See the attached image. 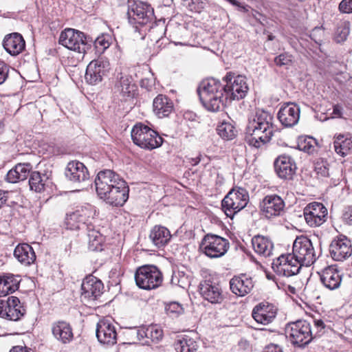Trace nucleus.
<instances>
[{
	"instance_id": "nucleus-41",
	"label": "nucleus",
	"mask_w": 352,
	"mask_h": 352,
	"mask_svg": "<svg viewBox=\"0 0 352 352\" xmlns=\"http://www.w3.org/2000/svg\"><path fill=\"white\" fill-rule=\"evenodd\" d=\"M47 179V177L45 175H41L38 171L32 172L29 179L30 189L36 192H41L45 190Z\"/></svg>"
},
{
	"instance_id": "nucleus-13",
	"label": "nucleus",
	"mask_w": 352,
	"mask_h": 352,
	"mask_svg": "<svg viewBox=\"0 0 352 352\" xmlns=\"http://www.w3.org/2000/svg\"><path fill=\"white\" fill-rule=\"evenodd\" d=\"M301 267L291 254L280 255L272 264L273 271L277 275L285 277L296 275Z\"/></svg>"
},
{
	"instance_id": "nucleus-24",
	"label": "nucleus",
	"mask_w": 352,
	"mask_h": 352,
	"mask_svg": "<svg viewBox=\"0 0 352 352\" xmlns=\"http://www.w3.org/2000/svg\"><path fill=\"white\" fill-rule=\"evenodd\" d=\"M300 110L298 104L293 102L285 104L279 109L278 119L285 127H292L296 125L300 119Z\"/></svg>"
},
{
	"instance_id": "nucleus-46",
	"label": "nucleus",
	"mask_w": 352,
	"mask_h": 352,
	"mask_svg": "<svg viewBox=\"0 0 352 352\" xmlns=\"http://www.w3.org/2000/svg\"><path fill=\"white\" fill-rule=\"evenodd\" d=\"M166 314L170 317H177L184 313L182 305L177 302H171L165 307Z\"/></svg>"
},
{
	"instance_id": "nucleus-9",
	"label": "nucleus",
	"mask_w": 352,
	"mask_h": 352,
	"mask_svg": "<svg viewBox=\"0 0 352 352\" xmlns=\"http://www.w3.org/2000/svg\"><path fill=\"white\" fill-rule=\"evenodd\" d=\"M291 254L301 266H310L316 260L313 244L311 240L306 236L296 239Z\"/></svg>"
},
{
	"instance_id": "nucleus-12",
	"label": "nucleus",
	"mask_w": 352,
	"mask_h": 352,
	"mask_svg": "<svg viewBox=\"0 0 352 352\" xmlns=\"http://www.w3.org/2000/svg\"><path fill=\"white\" fill-rule=\"evenodd\" d=\"M93 215L94 211L91 206H82L67 214L65 219L67 228L77 230L86 227L89 229Z\"/></svg>"
},
{
	"instance_id": "nucleus-25",
	"label": "nucleus",
	"mask_w": 352,
	"mask_h": 352,
	"mask_svg": "<svg viewBox=\"0 0 352 352\" xmlns=\"http://www.w3.org/2000/svg\"><path fill=\"white\" fill-rule=\"evenodd\" d=\"M103 283L94 276H87L81 285V296L88 300H94L102 294Z\"/></svg>"
},
{
	"instance_id": "nucleus-39",
	"label": "nucleus",
	"mask_w": 352,
	"mask_h": 352,
	"mask_svg": "<svg viewBox=\"0 0 352 352\" xmlns=\"http://www.w3.org/2000/svg\"><path fill=\"white\" fill-rule=\"evenodd\" d=\"M335 151L341 156L346 155L352 149V136L340 134L333 142Z\"/></svg>"
},
{
	"instance_id": "nucleus-20",
	"label": "nucleus",
	"mask_w": 352,
	"mask_h": 352,
	"mask_svg": "<svg viewBox=\"0 0 352 352\" xmlns=\"http://www.w3.org/2000/svg\"><path fill=\"white\" fill-rule=\"evenodd\" d=\"M129 191L126 182L121 179L107 192L106 197L103 195L100 198L110 205L122 206L129 198Z\"/></svg>"
},
{
	"instance_id": "nucleus-57",
	"label": "nucleus",
	"mask_w": 352,
	"mask_h": 352,
	"mask_svg": "<svg viewBox=\"0 0 352 352\" xmlns=\"http://www.w3.org/2000/svg\"><path fill=\"white\" fill-rule=\"evenodd\" d=\"M8 191H5L0 189V208L6 204L8 197Z\"/></svg>"
},
{
	"instance_id": "nucleus-44",
	"label": "nucleus",
	"mask_w": 352,
	"mask_h": 352,
	"mask_svg": "<svg viewBox=\"0 0 352 352\" xmlns=\"http://www.w3.org/2000/svg\"><path fill=\"white\" fill-rule=\"evenodd\" d=\"M298 146L300 150L313 154L316 151L317 142L311 137H307L300 140Z\"/></svg>"
},
{
	"instance_id": "nucleus-2",
	"label": "nucleus",
	"mask_w": 352,
	"mask_h": 352,
	"mask_svg": "<svg viewBox=\"0 0 352 352\" xmlns=\"http://www.w3.org/2000/svg\"><path fill=\"white\" fill-rule=\"evenodd\" d=\"M272 120L268 112L261 111L249 120L245 138L250 145L259 148L271 140L273 135Z\"/></svg>"
},
{
	"instance_id": "nucleus-1",
	"label": "nucleus",
	"mask_w": 352,
	"mask_h": 352,
	"mask_svg": "<svg viewBox=\"0 0 352 352\" xmlns=\"http://www.w3.org/2000/svg\"><path fill=\"white\" fill-rule=\"evenodd\" d=\"M226 86L220 80L211 78L203 80L197 88V94L202 105L208 111L216 112L227 104Z\"/></svg>"
},
{
	"instance_id": "nucleus-60",
	"label": "nucleus",
	"mask_w": 352,
	"mask_h": 352,
	"mask_svg": "<svg viewBox=\"0 0 352 352\" xmlns=\"http://www.w3.org/2000/svg\"><path fill=\"white\" fill-rule=\"evenodd\" d=\"M10 352H29L25 348L22 346H16L12 347Z\"/></svg>"
},
{
	"instance_id": "nucleus-4",
	"label": "nucleus",
	"mask_w": 352,
	"mask_h": 352,
	"mask_svg": "<svg viewBox=\"0 0 352 352\" xmlns=\"http://www.w3.org/2000/svg\"><path fill=\"white\" fill-rule=\"evenodd\" d=\"M131 138L134 144L148 150L160 146L163 140L155 131L141 122L137 123L133 127Z\"/></svg>"
},
{
	"instance_id": "nucleus-11",
	"label": "nucleus",
	"mask_w": 352,
	"mask_h": 352,
	"mask_svg": "<svg viewBox=\"0 0 352 352\" xmlns=\"http://www.w3.org/2000/svg\"><path fill=\"white\" fill-rule=\"evenodd\" d=\"M223 80L226 82L224 86H226V93L228 102L242 99L246 96L249 88L245 76L241 75L234 76L228 73L223 78Z\"/></svg>"
},
{
	"instance_id": "nucleus-15",
	"label": "nucleus",
	"mask_w": 352,
	"mask_h": 352,
	"mask_svg": "<svg viewBox=\"0 0 352 352\" xmlns=\"http://www.w3.org/2000/svg\"><path fill=\"white\" fill-rule=\"evenodd\" d=\"M307 223L311 227H318L322 225L327 218V209L321 203L313 202L309 204L303 211Z\"/></svg>"
},
{
	"instance_id": "nucleus-32",
	"label": "nucleus",
	"mask_w": 352,
	"mask_h": 352,
	"mask_svg": "<svg viewBox=\"0 0 352 352\" xmlns=\"http://www.w3.org/2000/svg\"><path fill=\"white\" fill-rule=\"evenodd\" d=\"M14 257L23 265L28 266L36 260L33 248L28 243L19 244L14 251Z\"/></svg>"
},
{
	"instance_id": "nucleus-51",
	"label": "nucleus",
	"mask_w": 352,
	"mask_h": 352,
	"mask_svg": "<svg viewBox=\"0 0 352 352\" xmlns=\"http://www.w3.org/2000/svg\"><path fill=\"white\" fill-rule=\"evenodd\" d=\"M339 10L343 13H352V0H342L339 5Z\"/></svg>"
},
{
	"instance_id": "nucleus-43",
	"label": "nucleus",
	"mask_w": 352,
	"mask_h": 352,
	"mask_svg": "<svg viewBox=\"0 0 352 352\" xmlns=\"http://www.w3.org/2000/svg\"><path fill=\"white\" fill-rule=\"evenodd\" d=\"M217 131L218 134L225 140H232L237 133V130L230 122H223L219 124Z\"/></svg>"
},
{
	"instance_id": "nucleus-62",
	"label": "nucleus",
	"mask_w": 352,
	"mask_h": 352,
	"mask_svg": "<svg viewBox=\"0 0 352 352\" xmlns=\"http://www.w3.org/2000/svg\"><path fill=\"white\" fill-rule=\"evenodd\" d=\"M274 39V36H272V35H270L269 36V40H273Z\"/></svg>"
},
{
	"instance_id": "nucleus-5",
	"label": "nucleus",
	"mask_w": 352,
	"mask_h": 352,
	"mask_svg": "<svg viewBox=\"0 0 352 352\" xmlns=\"http://www.w3.org/2000/svg\"><path fill=\"white\" fill-rule=\"evenodd\" d=\"M59 43L70 50L84 56L91 47L85 34L78 30L67 28L60 33Z\"/></svg>"
},
{
	"instance_id": "nucleus-27",
	"label": "nucleus",
	"mask_w": 352,
	"mask_h": 352,
	"mask_svg": "<svg viewBox=\"0 0 352 352\" xmlns=\"http://www.w3.org/2000/svg\"><path fill=\"white\" fill-rule=\"evenodd\" d=\"M274 168L278 176L285 179H292L296 170L294 160L286 155H280L276 159Z\"/></svg>"
},
{
	"instance_id": "nucleus-58",
	"label": "nucleus",
	"mask_w": 352,
	"mask_h": 352,
	"mask_svg": "<svg viewBox=\"0 0 352 352\" xmlns=\"http://www.w3.org/2000/svg\"><path fill=\"white\" fill-rule=\"evenodd\" d=\"M334 117L342 118V107L340 104H336L333 108V113Z\"/></svg>"
},
{
	"instance_id": "nucleus-63",
	"label": "nucleus",
	"mask_w": 352,
	"mask_h": 352,
	"mask_svg": "<svg viewBox=\"0 0 352 352\" xmlns=\"http://www.w3.org/2000/svg\"><path fill=\"white\" fill-rule=\"evenodd\" d=\"M176 45H185L184 43H175Z\"/></svg>"
},
{
	"instance_id": "nucleus-40",
	"label": "nucleus",
	"mask_w": 352,
	"mask_h": 352,
	"mask_svg": "<svg viewBox=\"0 0 352 352\" xmlns=\"http://www.w3.org/2000/svg\"><path fill=\"white\" fill-rule=\"evenodd\" d=\"M174 347L177 352H197L199 345L194 339L184 336L175 340Z\"/></svg>"
},
{
	"instance_id": "nucleus-55",
	"label": "nucleus",
	"mask_w": 352,
	"mask_h": 352,
	"mask_svg": "<svg viewBox=\"0 0 352 352\" xmlns=\"http://www.w3.org/2000/svg\"><path fill=\"white\" fill-rule=\"evenodd\" d=\"M342 218L344 221H345L348 224H352V207L349 206L345 208Z\"/></svg>"
},
{
	"instance_id": "nucleus-61",
	"label": "nucleus",
	"mask_w": 352,
	"mask_h": 352,
	"mask_svg": "<svg viewBox=\"0 0 352 352\" xmlns=\"http://www.w3.org/2000/svg\"><path fill=\"white\" fill-rule=\"evenodd\" d=\"M288 288L289 289V291L292 292V293H295V288L294 287H292L290 285H288Z\"/></svg>"
},
{
	"instance_id": "nucleus-56",
	"label": "nucleus",
	"mask_w": 352,
	"mask_h": 352,
	"mask_svg": "<svg viewBox=\"0 0 352 352\" xmlns=\"http://www.w3.org/2000/svg\"><path fill=\"white\" fill-rule=\"evenodd\" d=\"M264 352H283V351L278 345L271 344L265 347Z\"/></svg>"
},
{
	"instance_id": "nucleus-38",
	"label": "nucleus",
	"mask_w": 352,
	"mask_h": 352,
	"mask_svg": "<svg viewBox=\"0 0 352 352\" xmlns=\"http://www.w3.org/2000/svg\"><path fill=\"white\" fill-rule=\"evenodd\" d=\"M19 280L13 274L0 276V297L14 292L19 288Z\"/></svg>"
},
{
	"instance_id": "nucleus-3",
	"label": "nucleus",
	"mask_w": 352,
	"mask_h": 352,
	"mask_svg": "<svg viewBox=\"0 0 352 352\" xmlns=\"http://www.w3.org/2000/svg\"><path fill=\"white\" fill-rule=\"evenodd\" d=\"M287 337L291 343L298 347H304L314 338V331L311 323L307 320H297L287 324Z\"/></svg>"
},
{
	"instance_id": "nucleus-52",
	"label": "nucleus",
	"mask_w": 352,
	"mask_h": 352,
	"mask_svg": "<svg viewBox=\"0 0 352 352\" xmlns=\"http://www.w3.org/2000/svg\"><path fill=\"white\" fill-rule=\"evenodd\" d=\"M8 67L3 62H0V85H2L8 77Z\"/></svg>"
},
{
	"instance_id": "nucleus-49",
	"label": "nucleus",
	"mask_w": 352,
	"mask_h": 352,
	"mask_svg": "<svg viewBox=\"0 0 352 352\" xmlns=\"http://www.w3.org/2000/svg\"><path fill=\"white\" fill-rule=\"evenodd\" d=\"M314 168L318 175L321 177H328L329 175L328 164L327 162L323 160L316 161L314 164Z\"/></svg>"
},
{
	"instance_id": "nucleus-10",
	"label": "nucleus",
	"mask_w": 352,
	"mask_h": 352,
	"mask_svg": "<svg viewBox=\"0 0 352 352\" xmlns=\"http://www.w3.org/2000/svg\"><path fill=\"white\" fill-rule=\"evenodd\" d=\"M154 14L153 9L143 2H129L127 19L133 25H144L151 22ZM138 31V27H135Z\"/></svg>"
},
{
	"instance_id": "nucleus-19",
	"label": "nucleus",
	"mask_w": 352,
	"mask_h": 352,
	"mask_svg": "<svg viewBox=\"0 0 352 352\" xmlns=\"http://www.w3.org/2000/svg\"><path fill=\"white\" fill-rule=\"evenodd\" d=\"M284 208L285 202L276 195H267L260 203L261 214L267 219L281 215Z\"/></svg>"
},
{
	"instance_id": "nucleus-31",
	"label": "nucleus",
	"mask_w": 352,
	"mask_h": 352,
	"mask_svg": "<svg viewBox=\"0 0 352 352\" xmlns=\"http://www.w3.org/2000/svg\"><path fill=\"white\" fill-rule=\"evenodd\" d=\"M4 49L11 55L15 56L21 53L25 48V41L19 33L7 35L3 40Z\"/></svg>"
},
{
	"instance_id": "nucleus-17",
	"label": "nucleus",
	"mask_w": 352,
	"mask_h": 352,
	"mask_svg": "<svg viewBox=\"0 0 352 352\" xmlns=\"http://www.w3.org/2000/svg\"><path fill=\"white\" fill-rule=\"evenodd\" d=\"M277 314L278 308L276 305L263 301L253 308L252 316L257 323L267 325L274 321Z\"/></svg>"
},
{
	"instance_id": "nucleus-28",
	"label": "nucleus",
	"mask_w": 352,
	"mask_h": 352,
	"mask_svg": "<svg viewBox=\"0 0 352 352\" xmlns=\"http://www.w3.org/2000/svg\"><path fill=\"white\" fill-rule=\"evenodd\" d=\"M322 285L329 290H334L340 287L342 283V274L334 266L324 268L320 274Z\"/></svg>"
},
{
	"instance_id": "nucleus-14",
	"label": "nucleus",
	"mask_w": 352,
	"mask_h": 352,
	"mask_svg": "<svg viewBox=\"0 0 352 352\" xmlns=\"http://www.w3.org/2000/svg\"><path fill=\"white\" fill-rule=\"evenodd\" d=\"M25 314V309L15 296L0 300V317L11 321L19 320Z\"/></svg>"
},
{
	"instance_id": "nucleus-37",
	"label": "nucleus",
	"mask_w": 352,
	"mask_h": 352,
	"mask_svg": "<svg viewBox=\"0 0 352 352\" xmlns=\"http://www.w3.org/2000/svg\"><path fill=\"white\" fill-rule=\"evenodd\" d=\"M149 238L157 247H162L167 244L171 238L170 231L164 226H155L151 230Z\"/></svg>"
},
{
	"instance_id": "nucleus-35",
	"label": "nucleus",
	"mask_w": 352,
	"mask_h": 352,
	"mask_svg": "<svg viewBox=\"0 0 352 352\" xmlns=\"http://www.w3.org/2000/svg\"><path fill=\"white\" fill-rule=\"evenodd\" d=\"M32 168V165L30 163L18 164L8 171L6 175V180L13 184L23 181L30 175Z\"/></svg>"
},
{
	"instance_id": "nucleus-16",
	"label": "nucleus",
	"mask_w": 352,
	"mask_h": 352,
	"mask_svg": "<svg viewBox=\"0 0 352 352\" xmlns=\"http://www.w3.org/2000/svg\"><path fill=\"white\" fill-rule=\"evenodd\" d=\"M109 63L103 58L94 60L88 65L85 72V80L90 85L100 82L109 71Z\"/></svg>"
},
{
	"instance_id": "nucleus-64",
	"label": "nucleus",
	"mask_w": 352,
	"mask_h": 352,
	"mask_svg": "<svg viewBox=\"0 0 352 352\" xmlns=\"http://www.w3.org/2000/svg\"><path fill=\"white\" fill-rule=\"evenodd\" d=\"M267 278H268L269 279H270V278H271V276H270V275H267Z\"/></svg>"
},
{
	"instance_id": "nucleus-30",
	"label": "nucleus",
	"mask_w": 352,
	"mask_h": 352,
	"mask_svg": "<svg viewBox=\"0 0 352 352\" xmlns=\"http://www.w3.org/2000/svg\"><path fill=\"white\" fill-rule=\"evenodd\" d=\"M52 333L54 337L63 344L69 343L74 338L73 329L70 324L64 320H58L52 324Z\"/></svg>"
},
{
	"instance_id": "nucleus-18",
	"label": "nucleus",
	"mask_w": 352,
	"mask_h": 352,
	"mask_svg": "<svg viewBox=\"0 0 352 352\" xmlns=\"http://www.w3.org/2000/svg\"><path fill=\"white\" fill-rule=\"evenodd\" d=\"M199 292L204 300L212 304H221L224 299L221 287L210 278L200 282Z\"/></svg>"
},
{
	"instance_id": "nucleus-50",
	"label": "nucleus",
	"mask_w": 352,
	"mask_h": 352,
	"mask_svg": "<svg viewBox=\"0 0 352 352\" xmlns=\"http://www.w3.org/2000/svg\"><path fill=\"white\" fill-rule=\"evenodd\" d=\"M292 56L288 53L281 54L274 58V63L277 66L289 65L292 63Z\"/></svg>"
},
{
	"instance_id": "nucleus-6",
	"label": "nucleus",
	"mask_w": 352,
	"mask_h": 352,
	"mask_svg": "<svg viewBox=\"0 0 352 352\" xmlns=\"http://www.w3.org/2000/svg\"><path fill=\"white\" fill-rule=\"evenodd\" d=\"M136 285L143 289H153L161 285L163 276L155 265H146L140 267L135 274Z\"/></svg>"
},
{
	"instance_id": "nucleus-53",
	"label": "nucleus",
	"mask_w": 352,
	"mask_h": 352,
	"mask_svg": "<svg viewBox=\"0 0 352 352\" xmlns=\"http://www.w3.org/2000/svg\"><path fill=\"white\" fill-rule=\"evenodd\" d=\"M314 327L312 328V329L314 331V338H315L322 331V330L324 329L325 324L324 322L320 319L314 320Z\"/></svg>"
},
{
	"instance_id": "nucleus-34",
	"label": "nucleus",
	"mask_w": 352,
	"mask_h": 352,
	"mask_svg": "<svg viewBox=\"0 0 352 352\" xmlns=\"http://www.w3.org/2000/svg\"><path fill=\"white\" fill-rule=\"evenodd\" d=\"M153 106L154 113L160 118L168 116L173 109L171 100L162 94L154 99Z\"/></svg>"
},
{
	"instance_id": "nucleus-26",
	"label": "nucleus",
	"mask_w": 352,
	"mask_h": 352,
	"mask_svg": "<svg viewBox=\"0 0 352 352\" xmlns=\"http://www.w3.org/2000/svg\"><path fill=\"white\" fill-rule=\"evenodd\" d=\"M329 252L333 260L342 261L352 254L351 243L346 238L336 239L330 244Z\"/></svg>"
},
{
	"instance_id": "nucleus-54",
	"label": "nucleus",
	"mask_w": 352,
	"mask_h": 352,
	"mask_svg": "<svg viewBox=\"0 0 352 352\" xmlns=\"http://www.w3.org/2000/svg\"><path fill=\"white\" fill-rule=\"evenodd\" d=\"M132 330L136 335L138 340H142L144 338L147 339V327H142L140 329L133 328Z\"/></svg>"
},
{
	"instance_id": "nucleus-22",
	"label": "nucleus",
	"mask_w": 352,
	"mask_h": 352,
	"mask_svg": "<svg viewBox=\"0 0 352 352\" xmlns=\"http://www.w3.org/2000/svg\"><path fill=\"white\" fill-rule=\"evenodd\" d=\"M96 334L101 344L113 345L117 342L116 328L108 319L103 318L99 320L96 325Z\"/></svg>"
},
{
	"instance_id": "nucleus-23",
	"label": "nucleus",
	"mask_w": 352,
	"mask_h": 352,
	"mask_svg": "<svg viewBox=\"0 0 352 352\" xmlns=\"http://www.w3.org/2000/svg\"><path fill=\"white\" fill-rule=\"evenodd\" d=\"M65 175L69 182L77 185L83 184L89 179L87 167L78 161L69 162L65 168Z\"/></svg>"
},
{
	"instance_id": "nucleus-21",
	"label": "nucleus",
	"mask_w": 352,
	"mask_h": 352,
	"mask_svg": "<svg viewBox=\"0 0 352 352\" xmlns=\"http://www.w3.org/2000/svg\"><path fill=\"white\" fill-rule=\"evenodd\" d=\"M122 178L116 173L111 170L100 171L95 179L96 192L100 197L107 195V192L116 185Z\"/></svg>"
},
{
	"instance_id": "nucleus-36",
	"label": "nucleus",
	"mask_w": 352,
	"mask_h": 352,
	"mask_svg": "<svg viewBox=\"0 0 352 352\" xmlns=\"http://www.w3.org/2000/svg\"><path fill=\"white\" fill-rule=\"evenodd\" d=\"M252 244L254 250L264 257L272 255L274 245L271 240L263 236H255L252 239Z\"/></svg>"
},
{
	"instance_id": "nucleus-59",
	"label": "nucleus",
	"mask_w": 352,
	"mask_h": 352,
	"mask_svg": "<svg viewBox=\"0 0 352 352\" xmlns=\"http://www.w3.org/2000/svg\"><path fill=\"white\" fill-rule=\"evenodd\" d=\"M201 155H198L197 156L195 157H186V160L188 162L190 163V164L192 166H196L197 165L200 160H201Z\"/></svg>"
},
{
	"instance_id": "nucleus-45",
	"label": "nucleus",
	"mask_w": 352,
	"mask_h": 352,
	"mask_svg": "<svg viewBox=\"0 0 352 352\" xmlns=\"http://www.w3.org/2000/svg\"><path fill=\"white\" fill-rule=\"evenodd\" d=\"M350 30V24L348 21L340 23L336 30L334 39L336 43H342L344 41L349 34Z\"/></svg>"
},
{
	"instance_id": "nucleus-29",
	"label": "nucleus",
	"mask_w": 352,
	"mask_h": 352,
	"mask_svg": "<svg viewBox=\"0 0 352 352\" xmlns=\"http://www.w3.org/2000/svg\"><path fill=\"white\" fill-rule=\"evenodd\" d=\"M230 287L232 292L238 296H245L248 294L254 287V283L251 278L242 274L234 276L230 280Z\"/></svg>"
},
{
	"instance_id": "nucleus-33",
	"label": "nucleus",
	"mask_w": 352,
	"mask_h": 352,
	"mask_svg": "<svg viewBox=\"0 0 352 352\" xmlns=\"http://www.w3.org/2000/svg\"><path fill=\"white\" fill-rule=\"evenodd\" d=\"M115 88L124 98H133L136 91V86L133 82L131 76L120 74L119 80L116 82Z\"/></svg>"
},
{
	"instance_id": "nucleus-7",
	"label": "nucleus",
	"mask_w": 352,
	"mask_h": 352,
	"mask_svg": "<svg viewBox=\"0 0 352 352\" xmlns=\"http://www.w3.org/2000/svg\"><path fill=\"white\" fill-rule=\"evenodd\" d=\"M249 201L248 191L241 187H235L223 198L221 206L228 217H232L235 213L243 209Z\"/></svg>"
},
{
	"instance_id": "nucleus-47",
	"label": "nucleus",
	"mask_w": 352,
	"mask_h": 352,
	"mask_svg": "<svg viewBox=\"0 0 352 352\" xmlns=\"http://www.w3.org/2000/svg\"><path fill=\"white\" fill-rule=\"evenodd\" d=\"M163 336L162 330L157 325L147 327V339L152 342H158Z\"/></svg>"
},
{
	"instance_id": "nucleus-8",
	"label": "nucleus",
	"mask_w": 352,
	"mask_h": 352,
	"mask_svg": "<svg viewBox=\"0 0 352 352\" xmlns=\"http://www.w3.org/2000/svg\"><path fill=\"white\" fill-rule=\"evenodd\" d=\"M229 247L228 240L212 234L205 235L200 245V249L211 258L223 256L228 252Z\"/></svg>"
},
{
	"instance_id": "nucleus-48",
	"label": "nucleus",
	"mask_w": 352,
	"mask_h": 352,
	"mask_svg": "<svg viewBox=\"0 0 352 352\" xmlns=\"http://www.w3.org/2000/svg\"><path fill=\"white\" fill-rule=\"evenodd\" d=\"M94 43L96 47L102 53L110 46V36L104 34L99 36Z\"/></svg>"
},
{
	"instance_id": "nucleus-42",
	"label": "nucleus",
	"mask_w": 352,
	"mask_h": 352,
	"mask_svg": "<svg viewBox=\"0 0 352 352\" xmlns=\"http://www.w3.org/2000/svg\"><path fill=\"white\" fill-rule=\"evenodd\" d=\"M87 232L88 248L91 251L102 250V244L104 242L103 236L94 229L89 228Z\"/></svg>"
}]
</instances>
